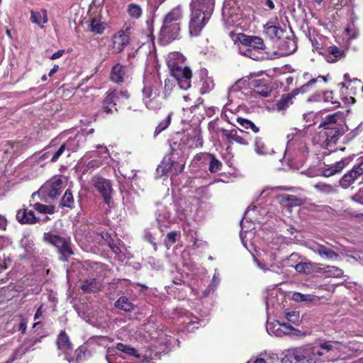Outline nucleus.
<instances>
[{"mask_svg":"<svg viewBox=\"0 0 363 363\" xmlns=\"http://www.w3.org/2000/svg\"><path fill=\"white\" fill-rule=\"evenodd\" d=\"M310 249L315 253L318 254L320 257H325L328 259L336 260L340 257L339 255L330 248L318 243L311 244Z\"/></svg>","mask_w":363,"mask_h":363,"instance_id":"393cba45","label":"nucleus"},{"mask_svg":"<svg viewBox=\"0 0 363 363\" xmlns=\"http://www.w3.org/2000/svg\"><path fill=\"white\" fill-rule=\"evenodd\" d=\"M174 86V80L172 79H167L164 80V94L167 96L169 95Z\"/></svg>","mask_w":363,"mask_h":363,"instance_id":"69168bd1","label":"nucleus"},{"mask_svg":"<svg viewBox=\"0 0 363 363\" xmlns=\"http://www.w3.org/2000/svg\"><path fill=\"white\" fill-rule=\"evenodd\" d=\"M66 145L62 144L58 149L55 148L53 146H50L45 150L43 153H40L39 158L43 160L50 159L51 162H55L59 157L65 152Z\"/></svg>","mask_w":363,"mask_h":363,"instance_id":"bb28decb","label":"nucleus"},{"mask_svg":"<svg viewBox=\"0 0 363 363\" xmlns=\"http://www.w3.org/2000/svg\"><path fill=\"white\" fill-rule=\"evenodd\" d=\"M173 160L169 157H164L157 168L156 174L157 177H163L172 172Z\"/></svg>","mask_w":363,"mask_h":363,"instance_id":"473e14b6","label":"nucleus"},{"mask_svg":"<svg viewBox=\"0 0 363 363\" xmlns=\"http://www.w3.org/2000/svg\"><path fill=\"white\" fill-rule=\"evenodd\" d=\"M255 150L257 154L260 155H267L274 152V150L267 147L263 140L260 138H256L255 139Z\"/></svg>","mask_w":363,"mask_h":363,"instance_id":"a19ab883","label":"nucleus"},{"mask_svg":"<svg viewBox=\"0 0 363 363\" xmlns=\"http://www.w3.org/2000/svg\"><path fill=\"white\" fill-rule=\"evenodd\" d=\"M125 75V67L120 64H117L113 67L111 72V79L116 83L123 82Z\"/></svg>","mask_w":363,"mask_h":363,"instance_id":"ea45409f","label":"nucleus"},{"mask_svg":"<svg viewBox=\"0 0 363 363\" xmlns=\"http://www.w3.org/2000/svg\"><path fill=\"white\" fill-rule=\"evenodd\" d=\"M162 82L157 73H145L142 89V100L145 107L151 111H157L162 105L160 96Z\"/></svg>","mask_w":363,"mask_h":363,"instance_id":"f257e3e1","label":"nucleus"},{"mask_svg":"<svg viewBox=\"0 0 363 363\" xmlns=\"http://www.w3.org/2000/svg\"><path fill=\"white\" fill-rule=\"evenodd\" d=\"M300 256L298 253H292L285 261V264L288 267H294L295 264L298 263Z\"/></svg>","mask_w":363,"mask_h":363,"instance_id":"0e129e2a","label":"nucleus"},{"mask_svg":"<svg viewBox=\"0 0 363 363\" xmlns=\"http://www.w3.org/2000/svg\"><path fill=\"white\" fill-rule=\"evenodd\" d=\"M105 29L104 25L96 18H93L90 23V30L95 34H101Z\"/></svg>","mask_w":363,"mask_h":363,"instance_id":"6e6d98bb","label":"nucleus"},{"mask_svg":"<svg viewBox=\"0 0 363 363\" xmlns=\"http://www.w3.org/2000/svg\"><path fill=\"white\" fill-rule=\"evenodd\" d=\"M182 13L179 6L174 8L164 17L163 20L164 30H167V26L170 23H177L182 18Z\"/></svg>","mask_w":363,"mask_h":363,"instance_id":"72a5a7b5","label":"nucleus"},{"mask_svg":"<svg viewBox=\"0 0 363 363\" xmlns=\"http://www.w3.org/2000/svg\"><path fill=\"white\" fill-rule=\"evenodd\" d=\"M96 149L87 152L83 157L84 159L90 160L86 164L87 169L99 167L104 163L110 164V162L113 161L106 146L97 145Z\"/></svg>","mask_w":363,"mask_h":363,"instance_id":"423d86ee","label":"nucleus"},{"mask_svg":"<svg viewBox=\"0 0 363 363\" xmlns=\"http://www.w3.org/2000/svg\"><path fill=\"white\" fill-rule=\"evenodd\" d=\"M323 272L330 277H340L343 274V271L335 266H327L323 268Z\"/></svg>","mask_w":363,"mask_h":363,"instance_id":"4d7b16f0","label":"nucleus"},{"mask_svg":"<svg viewBox=\"0 0 363 363\" xmlns=\"http://www.w3.org/2000/svg\"><path fill=\"white\" fill-rule=\"evenodd\" d=\"M92 183L96 189L101 194L104 202L109 205L113 191L110 181L100 177H95L92 179Z\"/></svg>","mask_w":363,"mask_h":363,"instance_id":"f3484780","label":"nucleus"},{"mask_svg":"<svg viewBox=\"0 0 363 363\" xmlns=\"http://www.w3.org/2000/svg\"><path fill=\"white\" fill-rule=\"evenodd\" d=\"M86 143V136L83 133L77 134L74 138H69L65 145L67 151L75 152Z\"/></svg>","mask_w":363,"mask_h":363,"instance_id":"c756f323","label":"nucleus"},{"mask_svg":"<svg viewBox=\"0 0 363 363\" xmlns=\"http://www.w3.org/2000/svg\"><path fill=\"white\" fill-rule=\"evenodd\" d=\"M323 99H324L325 101L330 102L332 104L335 105V107L340 106V102L333 100V91H325L323 94Z\"/></svg>","mask_w":363,"mask_h":363,"instance_id":"774afa93","label":"nucleus"},{"mask_svg":"<svg viewBox=\"0 0 363 363\" xmlns=\"http://www.w3.org/2000/svg\"><path fill=\"white\" fill-rule=\"evenodd\" d=\"M278 294L279 292L277 290H272L266 297L265 304L267 313H269V311L278 304Z\"/></svg>","mask_w":363,"mask_h":363,"instance_id":"37998d69","label":"nucleus"},{"mask_svg":"<svg viewBox=\"0 0 363 363\" xmlns=\"http://www.w3.org/2000/svg\"><path fill=\"white\" fill-rule=\"evenodd\" d=\"M174 206L170 204L169 206L160 205L155 213L158 228L162 230V228H168L176 221Z\"/></svg>","mask_w":363,"mask_h":363,"instance_id":"9b49d317","label":"nucleus"},{"mask_svg":"<svg viewBox=\"0 0 363 363\" xmlns=\"http://www.w3.org/2000/svg\"><path fill=\"white\" fill-rule=\"evenodd\" d=\"M57 345L58 350L65 354V359L70 362L71 359L69 358V355L71 354L72 352V347L69 337L65 331H61L58 335Z\"/></svg>","mask_w":363,"mask_h":363,"instance_id":"b1692460","label":"nucleus"},{"mask_svg":"<svg viewBox=\"0 0 363 363\" xmlns=\"http://www.w3.org/2000/svg\"><path fill=\"white\" fill-rule=\"evenodd\" d=\"M43 239L46 242L51 244L58 250L63 261L67 260V257L73 253L69 241L65 238L48 232L44 233Z\"/></svg>","mask_w":363,"mask_h":363,"instance_id":"6e6552de","label":"nucleus"},{"mask_svg":"<svg viewBox=\"0 0 363 363\" xmlns=\"http://www.w3.org/2000/svg\"><path fill=\"white\" fill-rule=\"evenodd\" d=\"M17 220L23 224H32L36 222V218L33 211L26 208L20 209L16 213Z\"/></svg>","mask_w":363,"mask_h":363,"instance_id":"2f4dec72","label":"nucleus"},{"mask_svg":"<svg viewBox=\"0 0 363 363\" xmlns=\"http://www.w3.org/2000/svg\"><path fill=\"white\" fill-rule=\"evenodd\" d=\"M284 317L291 323L298 325L300 322V314L298 311H291L284 312Z\"/></svg>","mask_w":363,"mask_h":363,"instance_id":"052dcab7","label":"nucleus"},{"mask_svg":"<svg viewBox=\"0 0 363 363\" xmlns=\"http://www.w3.org/2000/svg\"><path fill=\"white\" fill-rule=\"evenodd\" d=\"M170 73L181 89L186 90L191 87L192 72L189 67H179L170 70Z\"/></svg>","mask_w":363,"mask_h":363,"instance_id":"ddd939ff","label":"nucleus"},{"mask_svg":"<svg viewBox=\"0 0 363 363\" xmlns=\"http://www.w3.org/2000/svg\"><path fill=\"white\" fill-rule=\"evenodd\" d=\"M277 17L271 18L264 26V34L271 40L279 42L286 34V30L279 26Z\"/></svg>","mask_w":363,"mask_h":363,"instance_id":"dca6fc26","label":"nucleus"},{"mask_svg":"<svg viewBox=\"0 0 363 363\" xmlns=\"http://www.w3.org/2000/svg\"><path fill=\"white\" fill-rule=\"evenodd\" d=\"M67 184V179L63 176H55L47 181L39 189L38 193H33L34 198L37 194L46 196L51 199L57 198Z\"/></svg>","mask_w":363,"mask_h":363,"instance_id":"39448f33","label":"nucleus"},{"mask_svg":"<svg viewBox=\"0 0 363 363\" xmlns=\"http://www.w3.org/2000/svg\"><path fill=\"white\" fill-rule=\"evenodd\" d=\"M279 51L283 55H289L293 54L297 49L296 41L293 34L290 35H284L278 42Z\"/></svg>","mask_w":363,"mask_h":363,"instance_id":"412c9836","label":"nucleus"},{"mask_svg":"<svg viewBox=\"0 0 363 363\" xmlns=\"http://www.w3.org/2000/svg\"><path fill=\"white\" fill-rule=\"evenodd\" d=\"M287 139L286 149L288 150L295 147L296 145L298 146V149L301 150L305 147L306 144V133L297 129L292 130L287 135Z\"/></svg>","mask_w":363,"mask_h":363,"instance_id":"aec40b11","label":"nucleus"},{"mask_svg":"<svg viewBox=\"0 0 363 363\" xmlns=\"http://www.w3.org/2000/svg\"><path fill=\"white\" fill-rule=\"evenodd\" d=\"M129 94L127 91L122 90H112L108 92L106 97L103 101L102 109L106 113H113L117 102L123 100H128L129 99Z\"/></svg>","mask_w":363,"mask_h":363,"instance_id":"f8f14e48","label":"nucleus"},{"mask_svg":"<svg viewBox=\"0 0 363 363\" xmlns=\"http://www.w3.org/2000/svg\"><path fill=\"white\" fill-rule=\"evenodd\" d=\"M345 33L350 39L356 38L358 35V30L354 27V24L349 25L345 29Z\"/></svg>","mask_w":363,"mask_h":363,"instance_id":"338daca9","label":"nucleus"},{"mask_svg":"<svg viewBox=\"0 0 363 363\" xmlns=\"http://www.w3.org/2000/svg\"><path fill=\"white\" fill-rule=\"evenodd\" d=\"M166 30H164V26H162L161 28V35L162 37L167 38L168 40H172L178 37L180 27L178 23H170L167 26Z\"/></svg>","mask_w":363,"mask_h":363,"instance_id":"c9c22d12","label":"nucleus"},{"mask_svg":"<svg viewBox=\"0 0 363 363\" xmlns=\"http://www.w3.org/2000/svg\"><path fill=\"white\" fill-rule=\"evenodd\" d=\"M362 175H363V157H359L352 169L342 176L340 180V185L347 189Z\"/></svg>","mask_w":363,"mask_h":363,"instance_id":"4468645a","label":"nucleus"},{"mask_svg":"<svg viewBox=\"0 0 363 363\" xmlns=\"http://www.w3.org/2000/svg\"><path fill=\"white\" fill-rule=\"evenodd\" d=\"M184 57L178 52H170L167 57V65L169 70L179 67H182L184 62Z\"/></svg>","mask_w":363,"mask_h":363,"instance_id":"7c9ffc66","label":"nucleus"},{"mask_svg":"<svg viewBox=\"0 0 363 363\" xmlns=\"http://www.w3.org/2000/svg\"><path fill=\"white\" fill-rule=\"evenodd\" d=\"M61 205L62 207H68L72 208L74 206V198L72 192L67 189L66 190L62 199L61 200Z\"/></svg>","mask_w":363,"mask_h":363,"instance_id":"864d4df0","label":"nucleus"},{"mask_svg":"<svg viewBox=\"0 0 363 363\" xmlns=\"http://www.w3.org/2000/svg\"><path fill=\"white\" fill-rule=\"evenodd\" d=\"M266 329L269 335L277 337H283L285 335L298 337L301 334L299 330L294 328L286 323H281L277 320L267 322Z\"/></svg>","mask_w":363,"mask_h":363,"instance_id":"9d476101","label":"nucleus"},{"mask_svg":"<svg viewBox=\"0 0 363 363\" xmlns=\"http://www.w3.org/2000/svg\"><path fill=\"white\" fill-rule=\"evenodd\" d=\"M303 77L306 80H308L307 83L303 84L302 86H301L298 89H296L295 91L296 94H298L299 92L301 93H305L308 91V89L313 85L315 83H316L319 79L323 80L324 82H328V79L325 76H318L315 78H311L310 79V74L309 73H305L303 74Z\"/></svg>","mask_w":363,"mask_h":363,"instance_id":"58836bf2","label":"nucleus"},{"mask_svg":"<svg viewBox=\"0 0 363 363\" xmlns=\"http://www.w3.org/2000/svg\"><path fill=\"white\" fill-rule=\"evenodd\" d=\"M210 157L209 171L212 173L219 171L221 168L222 163L216 159L213 155H210Z\"/></svg>","mask_w":363,"mask_h":363,"instance_id":"680f3d73","label":"nucleus"},{"mask_svg":"<svg viewBox=\"0 0 363 363\" xmlns=\"http://www.w3.org/2000/svg\"><path fill=\"white\" fill-rule=\"evenodd\" d=\"M239 131L242 132L240 130H239ZM221 132L223 135L225 136L230 141H234L242 145H247L249 143L246 139H245L241 135H238V130L237 129H233L231 130L222 129Z\"/></svg>","mask_w":363,"mask_h":363,"instance_id":"f704fd0d","label":"nucleus"},{"mask_svg":"<svg viewBox=\"0 0 363 363\" xmlns=\"http://www.w3.org/2000/svg\"><path fill=\"white\" fill-rule=\"evenodd\" d=\"M182 142L188 149L201 147L203 145V138L199 129L194 130L189 135H185Z\"/></svg>","mask_w":363,"mask_h":363,"instance_id":"4be33fe9","label":"nucleus"},{"mask_svg":"<svg viewBox=\"0 0 363 363\" xmlns=\"http://www.w3.org/2000/svg\"><path fill=\"white\" fill-rule=\"evenodd\" d=\"M237 39L242 44V46L240 47V51L247 48L252 50H263L264 47L262 39L257 36H248L243 33H239L237 35Z\"/></svg>","mask_w":363,"mask_h":363,"instance_id":"a211bd4d","label":"nucleus"},{"mask_svg":"<svg viewBox=\"0 0 363 363\" xmlns=\"http://www.w3.org/2000/svg\"><path fill=\"white\" fill-rule=\"evenodd\" d=\"M240 226H241L240 239L242 240V245L245 247H247V243H246L245 239L247 238V237H250L253 233L251 230H249L250 228H247L245 229L244 219L241 220Z\"/></svg>","mask_w":363,"mask_h":363,"instance_id":"bf43d9fd","label":"nucleus"},{"mask_svg":"<svg viewBox=\"0 0 363 363\" xmlns=\"http://www.w3.org/2000/svg\"><path fill=\"white\" fill-rule=\"evenodd\" d=\"M127 12L133 18H139L143 13L141 7L136 4L131 3L128 6Z\"/></svg>","mask_w":363,"mask_h":363,"instance_id":"de8ad7c7","label":"nucleus"},{"mask_svg":"<svg viewBox=\"0 0 363 363\" xmlns=\"http://www.w3.org/2000/svg\"><path fill=\"white\" fill-rule=\"evenodd\" d=\"M292 299L296 302H311L315 299V296L312 294H303L299 292H295L292 295Z\"/></svg>","mask_w":363,"mask_h":363,"instance_id":"8fccbe9b","label":"nucleus"},{"mask_svg":"<svg viewBox=\"0 0 363 363\" xmlns=\"http://www.w3.org/2000/svg\"><path fill=\"white\" fill-rule=\"evenodd\" d=\"M214 86L213 82L210 78H206L203 81L202 86L201 87V93L206 94L213 89Z\"/></svg>","mask_w":363,"mask_h":363,"instance_id":"e2e57ef3","label":"nucleus"},{"mask_svg":"<svg viewBox=\"0 0 363 363\" xmlns=\"http://www.w3.org/2000/svg\"><path fill=\"white\" fill-rule=\"evenodd\" d=\"M232 111L228 108V106H225L223 111V116L227 118L229 123L235 125V121L240 123V125L245 129H251L253 123L249 120L242 118L240 117H235Z\"/></svg>","mask_w":363,"mask_h":363,"instance_id":"c85d7f7f","label":"nucleus"},{"mask_svg":"<svg viewBox=\"0 0 363 363\" xmlns=\"http://www.w3.org/2000/svg\"><path fill=\"white\" fill-rule=\"evenodd\" d=\"M293 96L294 95L292 94L283 96L276 104L277 109L279 111H285L289 105L292 104L291 100Z\"/></svg>","mask_w":363,"mask_h":363,"instance_id":"a18cd8bd","label":"nucleus"},{"mask_svg":"<svg viewBox=\"0 0 363 363\" xmlns=\"http://www.w3.org/2000/svg\"><path fill=\"white\" fill-rule=\"evenodd\" d=\"M33 208L38 213L43 214H52L55 208L52 205H45L40 203H35L33 205Z\"/></svg>","mask_w":363,"mask_h":363,"instance_id":"09e8293b","label":"nucleus"},{"mask_svg":"<svg viewBox=\"0 0 363 363\" xmlns=\"http://www.w3.org/2000/svg\"><path fill=\"white\" fill-rule=\"evenodd\" d=\"M215 6V0H191V9L201 10L207 14L212 15Z\"/></svg>","mask_w":363,"mask_h":363,"instance_id":"cd10ccee","label":"nucleus"},{"mask_svg":"<svg viewBox=\"0 0 363 363\" xmlns=\"http://www.w3.org/2000/svg\"><path fill=\"white\" fill-rule=\"evenodd\" d=\"M257 82H253L250 86L249 79H241L236 82L230 91V94H235L239 99H245L253 93L262 96H267L269 91L267 87L257 84Z\"/></svg>","mask_w":363,"mask_h":363,"instance_id":"7ed1b4c3","label":"nucleus"},{"mask_svg":"<svg viewBox=\"0 0 363 363\" xmlns=\"http://www.w3.org/2000/svg\"><path fill=\"white\" fill-rule=\"evenodd\" d=\"M180 233L178 231H171L168 233L164 240L165 246L169 249L172 245L176 242L177 239Z\"/></svg>","mask_w":363,"mask_h":363,"instance_id":"5fc2aeb1","label":"nucleus"},{"mask_svg":"<svg viewBox=\"0 0 363 363\" xmlns=\"http://www.w3.org/2000/svg\"><path fill=\"white\" fill-rule=\"evenodd\" d=\"M130 41L129 35L124 31L120 30L112 38V48L115 52H122Z\"/></svg>","mask_w":363,"mask_h":363,"instance_id":"5701e85b","label":"nucleus"},{"mask_svg":"<svg viewBox=\"0 0 363 363\" xmlns=\"http://www.w3.org/2000/svg\"><path fill=\"white\" fill-rule=\"evenodd\" d=\"M343 123L344 117L341 112L327 116L320 124V127L323 128L320 132V137L325 138L323 143L327 145L335 143L338 136L345 132Z\"/></svg>","mask_w":363,"mask_h":363,"instance_id":"f03ea898","label":"nucleus"},{"mask_svg":"<svg viewBox=\"0 0 363 363\" xmlns=\"http://www.w3.org/2000/svg\"><path fill=\"white\" fill-rule=\"evenodd\" d=\"M351 161L352 158L350 157H345L335 164L325 167L323 170V176L328 177L340 173Z\"/></svg>","mask_w":363,"mask_h":363,"instance_id":"a878e982","label":"nucleus"},{"mask_svg":"<svg viewBox=\"0 0 363 363\" xmlns=\"http://www.w3.org/2000/svg\"><path fill=\"white\" fill-rule=\"evenodd\" d=\"M201 11L191 9L189 22V31L191 36H199L211 17V15Z\"/></svg>","mask_w":363,"mask_h":363,"instance_id":"0eeeda50","label":"nucleus"},{"mask_svg":"<svg viewBox=\"0 0 363 363\" xmlns=\"http://www.w3.org/2000/svg\"><path fill=\"white\" fill-rule=\"evenodd\" d=\"M30 20L32 23L38 25L43 28V25L48 22V13L47 10L42 9L40 11L30 12Z\"/></svg>","mask_w":363,"mask_h":363,"instance_id":"e433bc0d","label":"nucleus"},{"mask_svg":"<svg viewBox=\"0 0 363 363\" xmlns=\"http://www.w3.org/2000/svg\"><path fill=\"white\" fill-rule=\"evenodd\" d=\"M115 306L116 308L126 312L131 311L133 309V303L125 296L120 297L115 303Z\"/></svg>","mask_w":363,"mask_h":363,"instance_id":"c03bdc74","label":"nucleus"},{"mask_svg":"<svg viewBox=\"0 0 363 363\" xmlns=\"http://www.w3.org/2000/svg\"><path fill=\"white\" fill-rule=\"evenodd\" d=\"M239 11V7L235 5L233 0H225L224 1L222 16L227 26H239L241 24L242 17Z\"/></svg>","mask_w":363,"mask_h":363,"instance_id":"1a4fd4ad","label":"nucleus"},{"mask_svg":"<svg viewBox=\"0 0 363 363\" xmlns=\"http://www.w3.org/2000/svg\"><path fill=\"white\" fill-rule=\"evenodd\" d=\"M260 50H252L247 48L245 50L240 51V52L252 60H258L261 58L262 53L260 52Z\"/></svg>","mask_w":363,"mask_h":363,"instance_id":"13d9d810","label":"nucleus"},{"mask_svg":"<svg viewBox=\"0 0 363 363\" xmlns=\"http://www.w3.org/2000/svg\"><path fill=\"white\" fill-rule=\"evenodd\" d=\"M116 348L129 356L130 358V363H144L147 362V363H155L152 362L147 361V357L146 355H143L139 353L135 348L124 345L123 343H118L116 345Z\"/></svg>","mask_w":363,"mask_h":363,"instance_id":"6ab92c4d","label":"nucleus"},{"mask_svg":"<svg viewBox=\"0 0 363 363\" xmlns=\"http://www.w3.org/2000/svg\"><path fill=\"white\" fill-rule=\"evenodd\" d=\"M276 256L272 251L262 250L258 252V257H254L257 267L264 272L272 270L274 265Z\"/></svg>","mask_w":363,"mask_h":363,"instance_id":"2eb2a0df","label":"nucleus"},{"mask_svg":"<svg viewBox=\"0 0 363 363\" xmlns=\"http://www.w3.org/2000/svg\"><path fill=\"white\" fill-rule=\"evenodd\" d=\"M315 264L311 262H299L296 264L294 269L296 271L301 274H310L315 271Z\"/></svg>","mask_w":363,"mask_h":363,"instance_id":"79ce46f5","label":"nucleus"},{"mask_svg":"<svg viewBox=\"0 0 363 363\" xmlns=\"http://www.w3.org/2000/svg\"><path fill=\"white\" fill-rule=\"evenodd\" d=\"M315 189L320 192L324 194H333L336 191L335 186H332L328 184L319 182L314 186Z\"/></svg>","mask_w":363,"mask_h":363,"instance_id":"603ef678","label":"nucleus"},{"mask_svg":"<svg viewBox=\"0 0 363 363\" xmlns=\"http://www.w3.org/2000/svg\"><path fill=\"white\" fill-rule=\"evenodd\" d=\"M172 113H169L167 116L160 122L157 126L155 128L154 135L155 136L158 135L161 132L166 130L171 123Z\"/></svg>","mask_w":363,"mask_h":363,"instance_id":"49530a36","label":"nucleus"},{"mask_svg":"<svg viewBox=\"0 0 363 363\" xmlns=\"http://www.w3.org/2000/svg\"><path fill=\"white\" fill-rule=\"evenodd\" d=\"M328 52L333 57H327V61L328 62H335L341 57L342 51L337 47L333 45L328 48Z\"/></svg>","mask_w":363,"mask_h":363,"instance_id":"3c124183","label":"nucleus"},{"mask_svg":"<svg viewBox=\"0 0 363 363\" xmlns=\"http://www.w3.org/2000/svg\"><path fill=\"white\" fill-rule=\"evenodd\" d=\"M101 284L94 278L86 279L81 288L85 293H95L100 290Z\"/></svg>","mask_w":363,"mask_h":363,"instance_id":"4c0bfd02","label":"nucleus"},{"mask_svg":"<svg viewBox=\"0 0 363 363\" xmlns=\"http://www.w3.org/2000/svg\"><path fill=\"white\" fill-rule=\"evenodd\" d=\"M332 345L328 342L316 343L302 347L304 350V357L301 363H318L324 362V358H328L327 354L332 350Z\"/></svg>","mask_w":363,"mask_h":363,"instance_id":"20e7f679","label":"nucleus"}]
</instances>
